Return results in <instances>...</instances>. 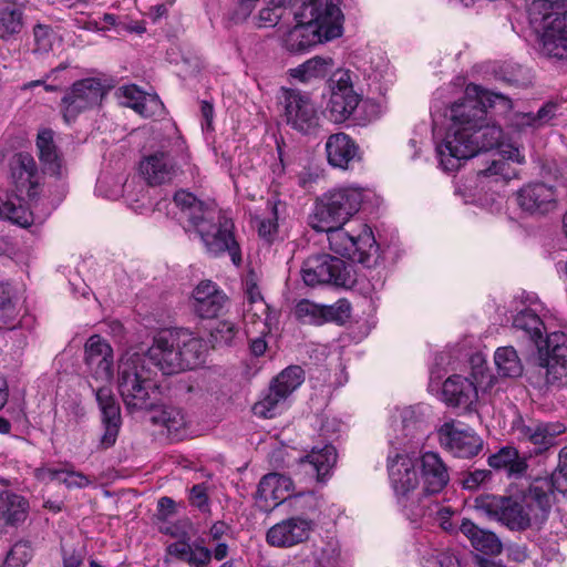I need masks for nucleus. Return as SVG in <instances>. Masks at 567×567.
Segmentation results:
<instances>
[{"instance_id":"f257e3e1","label":"nucleus","mask_w":567,"mask_h":567,"mask_svg":"<svg viewBox=\"0 0 567 567\" xmlns=\"http://www.w3.org/2000/svg\"><path fill=\"white\" fill-rule=\"evenodd\" d=\"M205 351L204 340L183 328L157 332L146 352L127 349L117 365V386L126 410L134 412L154 406L156 384L147 360L163 374L171 375L199 365Z\"/></svg>"},{"instance_id":"f03ea898","label":"nucleus","mask_w":567,"mask_h":567,"mask_svg":"<svg viewBox=\"0 0 567 567\" xmlns=\"http://www.w3.org/2000/svg\"><path fill=\"white\" fill-rule=\"evenodd\" d=\"M492 103V95L475 84H468L462 101L455 102L450 110L451 123L444 138L436 145L440 165L446 172L461 166L462 161L478 153V141L473 130L482 121L484 105Z\"/></svg>"},{"instance_id":"7ed1b4c3","label":"nucleus","mask_w":567,"mask_h":567,"mask_svg":"<svg viewBox=\"0 0 567 567\" xmlns=\"http://www.w3.org/2000/svg\"><path fill=\"white\" fill-rule=\"evenodd\" d=\"M174 203L181 208L184 228L203 243L213 256L228 252L231 261H241L239 245L234 236V223L226 217L215 203H205L186 190H178Z\"/></svg>"},{"instance_id":"20e7f679","label":"nucleus","mask_w":567,"mask_h":567,"mask_svg":"<svg viewBox=\"0 0 567 567\" xmlns=\"http://www.w3.org/2000/svg\"><path fill=\"white\" fill-rule=\"evenodd\" d=\"M84 362L90 377L104 384L95 390V399L104 427L100 445L109 449L115 444L122 425L120 404L109 386L114 375V353L111 344L99 334L91 336L84 344Z\"/></svg>"},{"instance_id":"39448f33","label":"nucleus","mask_w":567,"mask_h":567,"mask_svg":"<svg viewBox=\"0 0 567 567\" xmlns=\"http://www.w3.org/2000/svg\"><path fill=\"white\" fill-rule=\"evenodd\" d=\"M554 496L546 482H534L520 497L486 495L478 507L511 530L539 529L547 520Z\"/></svg>"},{"instance_id":"423d86ee","label":"nucleus","mask_w":567,"mask_h":567,"mask_svg":"<svg viewBox=\"0 0 567 567\" xmlns=\"http://www.w3.org/2000/svg\"><path fill=\"white\" fill-rule=\"evenodd\" d=\"M293 16L297 23L284 37L290 52L307 51L342 34L343 14L334 0H296Z\"/></svg>"},{"instance_id":"0eeeda50","label":"nucleus","mask_w":567,"mask_h":567,"mask_svg":"<svg viewBox=\"0 0 567 567\" xmlns=\"http://www.w3.org/2000/svg\"><path fill=\"white\" fill-rule=\"evenodd\" d=\"M564 1L533 0L528 6L530 24L542 32L540 53L555 61L567 62V25Z\"/></svg>"},{"instance_id":"6e6552de","label":"nucleus","mask_w":567,"mask_h":567,"mask_svg":"<svg viewBox=\"0 0 567 567\" xmlns=\"http://www.w3.org/2000/svg\"><path fill=\"white\" fill-rule=\"evenodd\" d=\"M415 460L405 452L391 451L386 460L390 485L395 499L405 515L412 520L422 513L425 501L420 485Z\"/></svg>"},{"instance_id":"1a4fd4ad","label":"nucleus","mask_w":567,"mask_h":567,"mask_svg":"<svg viewBox=\"0 0 567 567\" xmlns=\"http://www.w3.org/2000/svg\"><path fill=\"white\" fill-rule=\"evenodd\" d=\"M364 190L358 186L336 187L316 200L309 215L312 229H329L336 224H347L361 208Z\"/></svg>"},{"instance_id":"9d476101","label":"nucleus","mask_w":567,"mask_h":567,"mask_svg":"<svg viewBox=\"0 0 567 567\" xmlns=\"http://www.w3.org/2000/svg\"><path fill=\"white\" fill-rule=\"evenodd\" d=\"M344 225L336 224L329 229L315 230L327 233L329 247L333 252L367 268L374 266L379 248L371 228L363 223L352 229H347Z\"/></svg>"},{"instance_id":"9b49d317","label":"nucleus","mask_w":567,"mask_h":567,"mask_svg":"<svg viewBox=\"0 0 567 567\" xmlns=\"http://www.w3.org/2000/svg\"><path fill=\"white\" fill-rule=\"evenodd\" d=\"M303 381L305 374L300 367L290 365L286 368L274 378L265 396L255 403L254 414L264 419L275 417L284 410L287 399Z\"/></svg>"},{"instance_id":"f8f14e48","label":"nucleus","mask_w":567,"mask_h":567,"mask_svg":"<svg viewBox=\"0 0 567 567\" xmlns=\"http://www.w3.org/2000/svg\"><path fill=\"white\" fill-rule=\"evenodd\" d=\"M301 277L307 286L334 285L346 287L352 282L346 262L330 255H316L305 260Z\"/></svg>"},{"instance_id":"ddd939ff","label":"nucleus","mask_w":567,"mask_h":567,"mask_svg":"<svg viewBox=\"0 0 567 567\" xmlns=\"http://www.w3.org/2000/svg\"><path fill=\"white\" fill-rule=\"evenodd\" d=\"M331 94L326 107L327 116L333 123L348 120L360 103V95L354 91L349 71H339L331 79Z\"/></svg>"},{"instance_id":"4468645a","label":"nucleus","mask_w":567,"mask_h":567,"mask_svg":"<svg viewBox=\"0 0 567 567\" xmlns=\"http://www.w3.org/2000/svg\"><path fill=\"white\" fill-rule=\"evenodd\" d=\"M441 446L456 457L470 458L478 454L483 442L476 433L458 421H449L437 430Z\"/></svg>"},{"instance_id":"2eb2a0df","label":"nucleus","mask_w":567,"mask_h":567,"mask_svg":"<svg viewBox=\"0 0 567 567\" xmlns=\"http://www.w3.org/2000/svg\"><path fill=\"white\" fill-rule=\"evenodd\" d=\"M104 93V86L97 79L89 78L75 82L62 99L65 122L70 123L80 113L99 105Z\"/></svg>"},{"instance_id":"dca6fc26","label":"nucleus","mask_w":567,"mask_h":567,"mask_svg":"<svg viewBox=\"0 0 567 567\" xmlns=\"http://www.w3.org/2000/svg\"><path fill=\"white\" fill-rule=\"evenodd\" d=\"M280 102L286 122L295 130L308 133L318 126V111L310 97L296 90L282 89Z\"/></svg>"},{"instance_id":"f3484780","label":"nucleus","mask_w":567,"mask_h":567,"mask_svg":"<svg viewBox=\"0 0 567 567\" xmlns=\"http://www.w3.org/2000/svg\"><path fill=\"white\" fill-rule=\"evenodd\" d=\"M313 528V520L292 516L271 526L266 534V540L272 547L290 548L308 540Z\"/></svg>"},{"instance_id":"a211bd4d","label":"nucleus","mask_w":567,"mask_h":567,"mask_svg":"<svg viewBox=\"0 0 567 567\" xmlns=\"http://www.w3.org/2000/svg\"><path fill=\"white\" fill-rule=\"evenodd\" d=\"M545 349L543 369L546 382L555 384L567 381V336L560 331L549 333Z\"/></svg>"},{"instance_id":"6ab92c4d","label":"nucleus","mask_w":567,"mask_h":567,"mask_svg":"<svg viewBox=\"0 0 567 567\" xmlns=\"http://www.w3.org/2000/svg\"><path fill=\"white\" fill-rule=\"evenodd\" d=\"M518 206L530 215H545L557 206V193L554 186L545 183H529L516 194Z\"/></svg>"},{"instance_id":"aec40b11","label":"nucleus","mask_w":567,"mask_h":567,"mask_svg":"<svg viewBox=\"0 0 567 567\" xmlns=\"http://www.w3.org/2000/svg\"><path fill=\"white\" fill-rule=\"evenodd\" d=\"M190 305L198 317L212 319L224 311L228 297L215 282L203 280L194 288Z\"/></svg>"},{"instance_id":"412c9836","label":"nucleus","mask_w":567,"mask_h":567,"mask_svg":"<svg viewBox=\"0 0 567 567\" xmlns=\"http://www.w3.org/2000/svg\"><path fill=\"white\" fill-rule=\"evenodd\" d=\"M442 396L447 405L466 412L475 411L478 404V391L474 380L457 374L444 381Z\"/></svg>"},{"instance_id":"4be33fe9","label":"nucleus","mask_w":567,"mask_h":567,"mask_svg":"<svg viewBox=\"0 0 567 567\" xmlns=\"http://www.w3.org/2000/svg\"><path fill=\"white\" fill-rule=\"evenodd\" d=\"M423 497L431 499L432 495L441 493L450 482L447 466L437 453L425 452L419 460Z\"/></svg>"},{"instance_id":"5701e85b","label":"nucleus","mask_w":567,"mask_h":567,"mask_svg":"<svg viewBox=\"0 0 567 567\" xmlns=\"http://www.w3.org/2000/svg\"><path fill=\"white\" fill-rule=\"evenodd\" d=\"M516 434L520 441L530 443L537 452H544L556 444V439L566 431L561 422H530L516 426Z\"/></svg>"},{"instance_id":"b1692460","label":"nucleus","mask_w":567,"mask_h":567,"mask_svg":"<svg viewBox=\"0 0 567 567\" xmlns=\"http://www.w3.org/2000/svg\"><path fill=\"white\" fill-rule=\"evenodd\" d=\"M12 183L20 194L25 193L29 200H33L40 189V176L35 161L29 154H18L11 163Z\"/></svg>"},{"instance_id":"393cba45","label":"nucleus","mask_w":567,"mask_h":567,"mask_svg":"<svg viewBox=\"0 0 567 567\" xmlns=\"http://www.w3.org/2000/svg\"><path fill=\"white\" fill-rule=\"evenodd\" d=\"M140 171L150 185H163L172 182L178 169L169 152L156 151L144 157Z\"/></svg>"},{"instance_id":"a878e982","label":"nucleus","mask_w":567,"mask_h":567,"mask_svg":"<svg viewBox=\"0 0 567 567\" xmlns=\"http://www.w3.org/2000/svg\"><path fill=\"white\" fill-rule=\"evenodd\" d=\"M328 163L336 168L347 169L360 159L359 145L346 133L331 134L326 142Z\"/></svg>"},{"instance_id":"bb28decb","label":"nucleus","mask_w":567,"mask_h":567,"mask_svg":"<svg viewBox=\"0 0 567 567\" xmlns=\"http://www.w3.org/2000/svg\"><path fill=\"white\" fill-rule=\"evenodd\" d=\"M488 93L492 95V105H489V102H486V105L483 106V118L473 130L474 138L478 141V152L483 150H492L502 145L503 131L499 125H496L495 123L487 120V109L494 107L497 103L502 104L503 106L509 105L508 99H506L504 95L495 94L492 92Z\"/></svg>"},{"instance_id":"cd10ccee","label":"nucleus","mask_w":567,"mask_h":567,"mask_svg":"<svg viewBox=\"0 0 567 567\" xmlns=\"http://www.w3.org/2000/svg\"><path fill=\"white\" fill-rule=\"evenodd\" d=\"M123 104L133 109L144 117L159 115L163 111V103L157 95L141 91L136 85H125L121 89Z\"/></svg>"},{"instance_id":"c85d7f7f","label":"nucleus","mask_w":567,"mask_h":567,"mask_svg":"<svg viewBox=\"0 0 567 567\" xmlns=\"http://www.w3.org/2000/svg\"><path fill=\"white\" fill-rule=\"evenodd\" d=\"M336 462V449L326 444L322 447H313L309 454L300 460V466L305 472L315 474L318 481L323 482Z\"/></svg>"},{"instance_id":"c756f323","label":"nucleus","mask_w":567,"mask_h":567,"mask_svg":"<svg viewBox=\"0 0 567 567\" xmlns=\"http://www.w3.org/2000/svg\"><path fill=\"white\" fill-rule=\"evenodd\" d=\"M461 533L470 540L471 545L486 555H499L503 544L495 533L480 528L470 519H463L460 525Z\"/></svg>"},{"instance_id":"7c9ffc66","label":"nucleus","mask_w":567,"mask_h":567,"mask_svg":"<svg viewBox=\"0 0 567 567\" xmlns=\"http://www.w3.org/2000/svg\"><path fill=\"white\" fill-rule=\"evenodd\" d=\"M151 420L153 424L165 427L173 440H182L186 435L187 419L178 408L166 405L157 408Z\"/></svg>"},{"instance_id":"2f4dec72","label":"nucleus","mask_w":567,"mask_h":567,"mask_svg":"<svg viewBox=\"0 0 567 567\" xmlns=\"http://www.w3.org/2000/svg\"><path fill=\"white\" fill-rule=\"evenodd\" d=\"M292 487L290 477L279 473H269L260 480L258 494L265 501H272L275 505H278L290 497Z\"/></svg>"},{"instance_id":"473e14b6","label":"nucleus","mask_w":567,"mask_h":567,"mask_svg":"<svg viewBox=\"0 0 567 567\" xmlns=\"http://www.w3.org/2000/svg\"><path fill=\"white\" fill-rule=\"evenodd\" d=\"M32 210L23 204V198L0 189V218L27 227L33 221Z\"/></svg>"},{"instance_id":"72a5a7b5","label":"nucleus","mask_w":567,"mask_h":567,"mask_svg":"<svg viewBox=\"0 0 567 567\" xmlns=\"http://www.w3.org/2000/svg\"><path fill=\"white\" fill-rule=\"evenodd\" d=\"M23 28V6L17 0H0V38L9 40Z\"/></svg>"},{"instance_id":"f704fd0d","label":"nucleus","mask_w":567,"mask_h":567,"mask_svg":"<svg viewBox=\"0 0 567 567\" xmlns=\"http://www.w3.org/2000/svg\"><path fill=\"white\" fill-rule=\"evenodd\" d=\"M37 147L39 150V158L43 164L44 171L51 175H61L62 159L56 151L53 141V132L51 130H43L39 132Z\"/></svg>"},{"instance_id":"c9c22d12","label":"nucleus","mask_w":567,"mask_h":567,"mask_svg":"<svg viewBox=\"0 0 567 567\" xmlns=\"http://www.w3.org/2000/svg\"><path fill=\"white\" fill-rule=\"evenodd\" d=\"M488 464L495 470H505L508 475H522L527 470V460L513 446H505L488 457Z\"/></svg>"},{"instance_id":"e433bc0d","label":"nucleus","mask_w":567,"mask_h":567,"mask_svg":"<svg viewBox=\"0 0 567 567\" xmlns=\"http://www.w3.org/2000/svg\"><path fill=\"white\" fill-rule=\"evenodd\" d=\"M333 68L331 58L315 56L290 71L291 76L302 82L326 76Z\"/></svg>"},{"instance_id":"4c0bfd02","label":"nucleus","mask_w":567,"mask_h":567,"mask_svg":"<svg viewBox=\"0 0 567 567\" xmlns=\"http://www.w3.org/2000/svg\"><path fill=\"white\" fill-rule=\"evenodd\" d=\"M494 361L497 371L506 378L519 377L523 372V365L513 347H501L495 351Z\"/></svg>"},{"instance_id":"58836bf2","label":"nucleus","mask_w":567,"mask_h":567,"mask_svg":"<svg viewBox=\"0 0 567 567\" xmlns=\"http://www.w3.org/2000/svg\"><path fill=\"white\" fill-rule=\"evenodd\" d=\"M28 511V502L17 494H4L0 496V513L9 524L24 520Z\"/></svg>"},{"instance_id":"ea45409f","label":"nucleus","mask_w":567,"mask_h":567,"mask_svg":"<svg viewBox=\"0 0 567 567\" xmlns=\"http://www.w3.org/2000/svg\"><path fill=\"white\" fill-rule=\"evenodd\" d=\"M556 111L555 104H546L540 107L536 114L533 113H515L511 118V125L517 130L525 126L539 127L554 117Z\"/></svg>"},{"instance_id":"a19ab883","label":"nucleus","mask_w":567,"mask_h":567,"mask_svg":"<svg viewBox=\"0 0 567 567\" xmlns=\"http://www.w3.org/2000/svg\"><path fill=\"white\" fill-rule=\"evenodd\" d=\"M513 326L519 330L525 331L536 343L539 339H542L544 323L539 316L530 309H524L519 311L514 317Z\"/></svg>"},{"instance_id":"79ce46f5","label":"nucleus","mask_w":567,"mask_h":567,"mask_svg":"<svg viewBox=\"0 0 567 567\" xmlns=\"http://www.w3.org/2000/svg\"><path fill=\"white\" fill-rule=\"evenodd\" d=\"M535 482H546L549 487V493L555 497V492L560 493L567 497V446L563 447L558 455V465L551 477L539 478Z\"/></svg>"},{"instance_id":"37998d69","label":"nucleus","mask_w":567,"mask_h":567,"mask_svg":"<svg viewBox=\"0 0 567 567\" xmlns=\"http://www.w3.org/2000/svg\"><path fill=\"white\" fill-rule=\"evenodd\" d=\"M269 331L270 329L265 320H257L248 326L247 336L250 340V351L255 357L265 354L268 348V343L265 338Z\"/></svg>"},{"instance_id":"c03bdc74","label":"nucleus","mask_w":567,"mask_h":567,"mask_svg":"<svg viewBox=\"0 0 567 567\" xmlns=\"http://www.w3.org/2000/svg\"><path fill=\"white\" fill-rule=\"evenodd\" d=\"M295 316L306 324H323V305L315 303L308 299L300 300L295 308Z\"/></svg>"},{"instance_id":"a18cd8bd","label":"nucleus","mask_w":567,"mask_h":567,"mask_svg":"<svg viewBox=\"0 0 567 567\" xmlns=\"http://www.w3.org/2000/svg\"><path fill=\"white\" fill-rule=\"evenodd\" d=\"M421 511L422 513L416 519L425 516L436 515L440 526L445 530L451 529L452 524L450 518L452 511L449 507L441 506L437 502L425 498V501L421 504Z\"/></svg>"},{"instance_id":"49530a36","label":"nucleus","mask_w":567,"mask_h":567,"mask_svg":"<svg viewBox=\"0 0 567 567\" xmlns=\"http://www.w3.org/2000/svg\"><path fill=\"white\" fill-rule=\"evenodd\" d=\"M289 1L290 0H271L269 4L259 12V27H275L282 18L285 7Z\"/></svg>"},{"instance_id":"de8ad7c7","label":"nucleus","mask_w":567,"mask_h":567,"mask_svg":"<svg viewBox=\"0 0 567 567\" xmlns=\"http://www.w3.org/2000/svg\"><path fill=\"white\" fill-rule=\"evenodd\" d=\"M32 557V549L28 542L16 543L3 563V567H24Z\"/></svg>"},{"instance_id":"09e8293b","label":"nucleus","mask_w":567,"mask_h":567,"mask_svg":"<svg viewBox=\"0 0 567 567\" xmlns=\"http://www.w3.org/2000/svg\"><path fill=\"white\" fill-rule=\"evenodd\" d=\"M238 333V327L236 323L224 320L217 322L215 328L210 332L212 341L214 346H228L233 342Z\"/></svg>"},{"instance_id":"8fccbe9b","label":"nucleus","mask_w":567,"mask_h":567,"mask_svg":"<svg viewBox=\"0 0 567 567\" xmlns=\"http://www.w3.org/2000/svg\"><path fill=\"white\" fill-rule=\"evenodd\" d=\"M323 323L329 321L343 323L350 317L351 306L347 300L340 299L333 305L323 306Z\"/></svg>"},{"instance_id":"3c124183","label":"nucleus","mask_w":567,"mask_h":567,"mask_svg":"<svg viewBox=\"0 0 567 567\" xmlns=\"http://www.w3.org/2000/svg\"><path fill=\"white\" fill-rule=\"evenodd\" d=\"M61 484H64L68 488H84L92 484V480L82 472L75 471L72 465H65L63 466Z\"/></svg>"},{"instance_id":"603ef678","label":"nucleus","mask_w":567,"mask_h":567,"mask_svg":"<svg viewBox=\"0 0 567 567\" xmlns=\"http://www.w3.org/2000/svg\"><path fill=\"white\" fill-rule=\"evenodd\" d=\"M424 567H460V560L451 550L435 551L424 559Z\"/></svg>"},{"instance_id":"864d4df0","label":"nucleus","mask_w":567,"mask_h":567,"mask_svg":"<svg viewBox=\"0 0 567 567\" xmlns=\"http://www.w3.org/2000/svg\"><path fill=\"white\" fill-rule=\"evenodd\" d=\"M33 34H34L37 51L48 52L49 50L52 49L54 35H53L52 30L49 27L38 24L33 29Z\"/></svg>"},{"instance_id":"5fc2aeb1","label":"nucleus","mask_w":567,"mask_h":567,"mask_svg":"<svg viewBox=\"0 0 567 567\" xmlns=\"http://www.w3.org/2000/svg\"><path fill=\"white\" fill-rule=\"evenodd\" d=\"M212 560V551L198 544L194 543L190 548V554L187 560L192 567H206Z\"/></svg>"},{"instance_id":"6e6d98bb","label":"nucleus","mask_w":567,"mask_h":567,"mask_svg":"<svg viewBox=\"0 0 567 567\" xmlns=\"http://www.w3.org/2000/svg\"><path fill=\"white\" fill-rule=\"evenodd\" d=\"M85 557L84 547H69L62 545V565L63 567H81Z\"/></svg>"},{"instance_id":"4d7b16f0","label":"nucleus","mask_w":567,"mask_h":567,"mask_svg":"<svg viewBox=\"0 0 567 567\" xmlns=\"http://www.w3.org/2000/svg\"><path fill=\"white\" fill-rule=\"evenodd\" d=\"M480 177H497L501 176L503 179H509L512 177V172L508 163L504 159H492L491 165L480 171Z\"/></svg>"},{"instance_id":"13d9d810","label":"nucleus","mask_w":567,"mask_h":567,"mask_svg":"<svg viewBox=\"0 0 567 567\" xmlns=\"http://www.w3.org/2000/svg\"><path fill=\"white\" fill-rule=\"evenodd\" d=\"M189 503L197 507L200 512L209 511V498L205 484H196L189 492Z\"/></svg>"},{"instance_id":"bf43d9fd","label":"nucleus","mask_w":567,"mask_h":567,"mask_svg":"<svg viewBox=\"0 0 567 567\" xmlns=\"http://www.w3.org/2000/svg\"><path fill=\"white\" fill-rule=\"evenodd\" d=\"M63 467H52L44 465L34 470L35 478L43 483H50L53 481L61 483Z\"/></svg>"},{"instance_id":"052dcab7","label":"nucleus","mask_w":567,"mask_h":567,"mask_svg":"<svg viewBox=\"0 0 567 567\" xmlns=\"http://www.w3.org/2000/svg\"><path fill=\"white\" fill-rule=\"evenodd\" d=\"M176 514V503L171 497H161L157 502V517L161 520H167Z\"/></svg>"},{"instance_id":"680f3d73","label":"nucleus","mask_w":567,"mask_h":567,"mask_svg":"<svg viewBox=\"0 0 567 567\" xmlns=\"http://www.w3.org/2000/svg\"><path fill=\"white\" fill-rule=\"evenodd\" d=\"M190 548L192 545L186 542H175L167 547V553L171 556L187 563L190 554Z\"/></svg>"},{"instance_id":"e2e57ef3","label":"nucleus","mask_w":567,"mask_h":567,"mask_svg":"<svg viewBox=\"0 0 567 567\" xmlns=\"http://www.w3.org/2000/svg\"><path fill=\"white\" fill-rule=\"evenodd\" d=\"M257 228L259 236L269 241L277 230V224L274 218L258 219Z\"/></svg>"},{"instance_id":"0e129e2a","label":"nucleus","mask_w":567,"mask_h":567,"mask_svg":"<svg viewBox=\"0 0 567 567\" xmlns=\"http://www.w3.org/2000/svg\"><path fill=\"white\" fill-rule=\"evenodd\" d=\"M12 308V289L8 284L0 282V311L9 312Z\"/></svg>"},{"instance_id":"69168bd1","label":"nucleus","mask_w":567,"mask_h":567,"mask_svg":"<svg viewBox=\"0 0 567 567\" xmlns=\"http://www.w3.org/2000/svg\"><path fill=\"white\" fill-rule=\"evenodd\" d=\"M508 558L511 560L522 563L528 558V551L524 545H511L508 546Z\"/></svg>"},{"instance_id":"338daca9","label":"nucleus","mask_w":567,"mask_h":567,"mask_svg":"<svg viewBox=\"0 0 567 567\" xmlns=\"http://www.w3.org/2000/svg\"><path fill=\"white\" fill-rule=\"evenodd\" d=\"M229 530L230 528L226 523L218 520L212 525L208 535L212 540L218 542Z\"/></svg>"},{"instance_id":"774afa93","label":"nucleus","mask_w":567,"mask_h":567,"mask_svg":"<svg viewBox=\"0 0 567 567\" xmlns=\"http://www.w3.org/2000/svg\"><path fill=\"white\" fill-rule=\"evenodd\" d=\"M400 416L402 419V425L404 430H409L410 426H414L419 423L416 420L415 409L412 406L402 409Z\"/></svg>"}]
</instances>
